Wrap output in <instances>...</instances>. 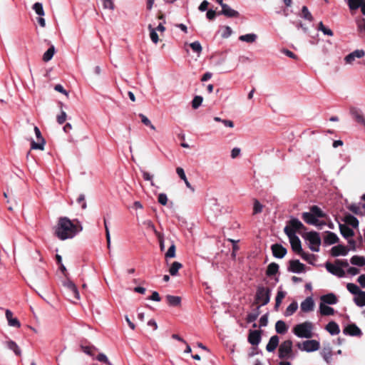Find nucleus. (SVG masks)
I'll return each instance as SVG.
<instances>
[{"label":"nucleus","mask_w":365,"mask_h":365,"mask_svg":"<svg viewBox=\"0 0 365 365\" xmlns=\"http://www.w3.org/2000/svg\"><path fill=\"white\" fill-rule=\"evenodd\" d=\"M182 267V264L178 262H174L170 269L169 272L172 276H175L178 274V270Z\"/></svg>","instance_id":"obj_44"},{"label":"nucleus","mask_w":365,"mask_h":365,"mask_svg":"<svg viewBox=\"0 0 365 365\" xmlns=\"http://www.w3.org/2000/svg\"><path fill=\"white\" fill-rule=\"evenodd\" d=\"M222 11L220 14L227 16V17H237L239 16L238 11L232 9L230 6L227 4H223L222 6Z\"/></svg>","instance_id":"obj_23"},{"label":"nucleus","mask_w":365,"mask_h":365,"mask_svg":"<svg viewBox=\"0 0 365 365\" xmlns=\"http://www.w3.org/2000/svg\"><path fill=\"white\" fill-rule=\"evenodd\" d=\"M339 230L341 235L346 239L352 237L354 234L353 230L346 226V225L340 224Z\"/></svg>","instance_id":"obj_29"},{"label":"nucleus","mask_w":365,"mask_h":365,"mask_svg":"<svg viewBox=\"0 0 365 365\" xmlns=\"http://www.w3.org/2000/svg\"><path fill=\"white\" fill-rule=\"evenodd\" d=\"M350 113L356 122L362 125L365 123V118L361 110L356 108H352L350 110Z\"/></svg>","instance_id":"obj_22"},{"label":"nucleus","mask_w":365,"mask_h":365,"mask_svg":"<svg viewBox=\"0 0 365 365\" xmlns=\"http://www.w3.org/2000/svg\"><path fill=\"white\" fill-rule=\"evenodd\" d=\"M65 285L76 299H80L78 290L74 283L72 282H68L65 284Z\"/></svg>","instance_id":"obj_33"},{"label":"nucleus","mask_w":365,"mask_h":365,"mask_svg":"<svg viewBox=\"0 0 365 365\" xmlns=\"http://www.w3.org/2000/svg\"><path fill=\"white\" fill-rule=\"evenodd\" d=\"M318 29L327 36H332L334 34L333 31L330 29L326 27L322 21L319 24Z\"/></svg>","instance_id":"obj_50"},{"label":"nucleus","mask_w":365,"mask_h":365,"mask_svg":"<svg viewBox=\"0 0 365 365\" xmlns=\"http://www.w3.org/2000/svg\"><path fill=\"white\" fill-rule=\"evenodd\" d=\"M350 262L359 267H363L365 265V257L363 256L354 255L351 259Z\"/></svg>","instance_id":"obj_34"},{"label":"nucleus","mask_w":365,"mask_h":365,"mask_svg":"<svg viewBox=\"0 0 365 365\" xmlns=\"http://www.w3.org/2000/svg\"><path fill=\"white\" fill-rule=\"evenodd\" d=\"M297 348L306 352H313L317 351L320 348V344L315 339L306 340L297 344Z\"/></svg>","instance_id":"obj_7"},{"label":"nucleus","mask_w":365,"mask_h":365,"mask_svg":"<svg viewBox=\"0 0 365 365\" xmlns=\"http://www.w3.org/2000/svg\"><path fill=\"white\" fill-rule=\"evenodd\" d=\"M293 344L289 339L285 340L279 346L278 356L281 359H293L295 354L293 353Z\"/></svg>","instance_id":"obj_4"},{"label":"nucleus","mask_w":365,"mask_h":365,"mask_svg":"<svg viewBox=\"0 0 365 365\" xmlns=\"http://www.w3.org/2000/svg\"><path fill=\"white\" fill-rule=\"evenodd\" d=\"M314 301L312 297H307L301 302L300 309L303 312H309L314 309Z\"/></svg>","instance_id":"obj_15"},{"label":"nucleus","mask_w":365,"mask_h":365,"mask_svg":"<svg viewBox=\"0 0 365 365\" xmlns=\"http://www.w3.org/2000/svg\"><path fill=\"white\" fill-rule=\"evenodd\" d=\"M338 241H339L338 236L332 232H327V235L324 239V244L328 245L335 244V243L338 242Z\"/></svg>","instance_id":"obj_26"},{"label":"nucleus","mask_w":365,"mask_h":365,"mask_svg":"<svg viewBox=\"0 0 365 365\" xmlns=\"http://www.w3.org/2000/svg\"><path fill=\"white\" fill-rule=\"evenodd\" d=\"M272 255L278 259L283 258L287 254V249L280 244H274L271 247Z\"/></svg>","instance_id":"obj_14"},{"label":"nucleus","mask_w":365,"mask_h":365,"mask_svg":"<svg viewBox=\"0 0 365 365\" xmlns=\"http://www.w3.org/2000/svg\"><path fill=\"white\" fill-rule=\"evenodd\" d=\"M148 29L150 31V37L151 41L155 44L158 43L159 41V38L156 29H155V28H153L151 24L148 25Z\"/></svg>","instance_id":"obj_42"},{"label":"nucleus","mask_w":365,"mask_h":365,"mask_svg":"<svg viewBox=\"0 0 365 365\" xmlns=\"http://www.w3.org/2000/svg\"><path fill=\"white\" fill-rule=\"evenodd\" d=\"M321 303H324V304H336L338 302V299L336 296L333 293H329L324 295H322L320 298Z\"/></svg>","instance_id":"obj_20"},{"label":"nucleus","mask_w":365,"mask_h":365,"mask_svg":"<svg viewBox=\"0 0 365 365\" xmlns=\"http://www.w3.org/2000/svg\"><path fill=\"white\" fill-rule=\"evenodd\" d=\"M67 115L63 110L61 111V114L57 116V122L58 124H63L66 120Z\"/></svg>","instance_id":"obj_64"},{"label":"nucleus","mask_w":365,"mask_h":365,"mask_svg":"<svg viewBox=\"0 0 365 365\" xmlns=\"http://www.w3.org/2000/svg\"><path fill=\"white\" fill-rule=\"evenodd\" d=\"M175 255V246L172 245L165 253V257L168 258L174 257Z\"/></svg>","instance_id":"obj_60"},{"label":"nucleus","mask_w":365,"mask_h":365,"mask_svg":"<svg viewBox=\"0 0 365 365\" xmlns=\"http://www.w3.org/2000/svg\"><path fill=\"white\" fill-rule=\"evenodd\" d=\"M82 230L83 227L79 221H72L67 217H61L55 227V235L61 240H66L73 238Z\"/></svg>","instance_id":"obj_1"},{"label":"nucleus","mask_w":365,"mask_h":365,"mask_svg":"<svg viewBox=\"0 0 365 365\" xmlns=\"http://www.w3.org/2000/svg\"><path fill=\"white\" fill-rule=\"evenodd\" d=\"M345 222L352 227L356 228L359 226V220L354 215L349 214L345 216Z\"/></svg>","instance_id":"obj_36"},{"label":"nucleus","mask_w":365,"mask_h":365,"mask_svg":"<svg viewBox=\"0 0 365 365\" xmlns=\"http://www.w3.org/2000/svg\"><path fill=\"white\" fill-rule=\"evenodd\" d=\"M364 0H348V6L351 10H356L361 7Z\"/></svg>","instance_id":"obj_45"},{"label":"nucleus","mask_w":365,"mask_h":365,"mask_svg":"<svg viewBox=\"0 0 365 365\" xmlns=\"http://www.w3.org/2000/svg\"><path fill=\"white\" fill-rule=\"evenodd\" d=\"M331 255L333 257H338V256H346L348 255L349 249L342 245H338L336 246H334L331 250Z\"/></svg>","instance_id":"obj_18"},{"label":"nucleus","mask_w":365,"mask_h":365,"mask_svg":"<svg viewBox=\"0 0 365 365\" xmlns=\"http://www.w3.org/2000/svg\"><path fill=\"white\" fill-rule=\"evenodd\" d=\"M326 269L331 274L338 277H344L345 276V272L343 269L337 266L335 263L332 264L327 262L325 264Z\"/></svg>","instance_id":"obj_10"},{"label":"nucleus","mask_w":365,"mask_h":365,"mask_svg":"<svg viewBox=\"0 0 365 365\" xmlns=\"http://www.w3.org/2000/svg\"><path fill=\"white\" fill-rule=\"evenodd\" d=\"M354 301L360 307L365 306V292L361 291L358 297H354Z\"/></svg>","instance_id":"obj_43"},{"label":"nucleus","mask_w":365,"mask_h":365,"mask_svg":"<svg viewBox=\"0 0 365 365\" xmlns=\"http://www.w3.org/2000/svg\"><path fill=\"white\" fill-rule=\"evenodd\" d=\"M319 312L322 316H330L334 314V309L324 303H320Z\"/></svg>","instance_id":"obj_28"},{"label":"nucleus","mask_w":365,"mask_h":365,"mask_svg":"<svg viewBox=\"0 0 365 365\" xmlns=\"http://www.w3.org/2000/svg\"><path fill=\"white\" fill-rule=\"evenodd\" d=\"M310 212L315 216V217L322 218L326 216V214L322 210L320 207L317 205H313L310 207Z\"/></svg>","instance_id":"obj_38"},{"label":"nucleus","mask_w":365,"mask_h":365,"mask_svg":"<svg viewBox=\"0 0 365 365\" xmlns=\"http://www.w3.org/2000/svg\"><path fill=\"white\" fill-rule=\"evenodd\" d=\"M304 264L301 263L298 259L291 260L289 262V271L299 274L304 271Z\"/></svg>","instance_id":"obj_16"},{"label":"nucleus","mask_w":365,"mask_h":365,"mask_svg":"<svg viewBox=\"0 0 365 365\" xmlns=\"http://www.w3.org/2000/svg\"><path fill=\"white\" fill-rule=\"evenodd\" d=\"M304 240L308 242L309 248L313 252H319L321 245V237L318 232L311 231L303 235Z\"/></svg>","instance_id":"obj_5"},{"label":"nucleus","mask_w":365,"mask_h":365,"mask_svg":"<svg viewBox=\"0 0 365 365\" xmlns=\"http://www.w3.org/2000/svg\"><path fill=\"white\" fill-rule=\"evenodd\" d=\"M96 359L100 361V362H103L107 365H112V364L110 363V361L108 360V357L106 356V354H104L103 353H100L97 357H96Z\"/></svg>","instance_id":"obj_55"},{"label":"nucleus","mask_w":365,"mask_h":365,"mask_svg":"<svg viewBox=\"0 0 365 365\" xmlns=\"http://www.w3.org/2000/svg\"><path fill=\"white\" fill-rule=\"evenodd\" d=\"M298 304L297 302H292L286 309L284 315L286 317H289L292 315L297 309Z\"/></svg>","instance_id":"obj_39"},{"label":"nucleus","mask_w":365,"mask_h":365,"mask_svg":"<svg viewBox=\"0 0 365 365\" xmlns=\"http://www.w3.org/2000/svg\"><path fill=\"white\" fill-rule=\"evenodd\" d=\"M141 173H142L143 179L147 181H150V185L152 186H154L155 184L153 181V175H151L149 173H148L145 170H141Z\"/></svg>","instance_id":"obj_58"},{"label":"nucleus","mask_w":365,"mask_h":365,"mask_svg":"<svg viewBox=\"0 0 365 365\" xmlns=\"http://www.w3.org/2000/svg\"><path fill=\"white\" fill-rule=\"evenodd\" d=\"M349 210L356 215H362L361 207L356 204H351L348 207Z\"/></svg>","instance_id":"obj_56"},{"label":"nucleus","mask_w":365,"mask_h":365,"mask_svg":"<svg viewBox=\"0 0 365 365\" xmlns=\"http://www.w3.org/2000/svg\"><path fill=\"white\" fill-rule=\"evenodd\" d=\"M288 238L292 247V250L300 255L303 252L302 244L299 238L297 236V235L294 234H288Z\"/></svg>","instance_id":"obj_9"},{"label":"nucleus","mask_w":365,"mask_h":365,"mask_svg":"<svg viewBox=\"0 0 365 365\" xmlns=\"http://www.w3.org/2000/svg\"><path fill=\"white\" fill-rule=\"evenodd\" d=\"M263 205L257 200H254L253 215H257L262 212Z\"/></svg>","instance_id":"obj_51"},{"label":"nucleus","mask_w":365,"mask_h":365,"mask_svg":"<svg viewBox=\"0 0 365 365\" xmlns=\"http://www.w3.org/2000/svg\"><path fill=\"white\" fill-rule=\"evenodd\" d=\"M55 53V47L54 46H51L49 48L43 53V60L45 62L49 61L53 56Z\"/></svg>","instance_id":"obj_41"},{"label":"nucleus","mask_w":365,"mask_h":365,"mask_svg":"<svg viewBox=\"0 0 365 365\" xmlns=\"http://www.w3.org/2000/svg\"><path fill=\"white\" fill-rule=\"evenodd\" d=\"M325 329L331 335H336L340 332L339 325L333 321L329 322Z\"/></svg>","instance_id":"obj_25"},{"label":"nucleus","mask_w":365,"mask_h":365,"mask_svg":"<svg viewBox=\"0 0 365 365\" xmlns=\"http://www.w3.org/2000/svg\"><path fill=\"white\" fill-rule=\"evenodd\" d=\"M346 288L349 292L355 295H359L361 292L360 288L354 283H348Z\"/></svg>","instance_id":"obj_46"},{"label":"nucleus","mask_w":365,"mask_h":365,"mask_svg":"<svg viewBox=\"0 0 365 365\" xmlns=\"http://www.w3.org/2000/svg\"><path fill=\"white\" fill-rule=\"evenodd\" d=\"M334 262L337 266H339L341 269H342V267H349V262H348L347 259H336Z\"/></svg>","instance_id":"obj_63"},{"label":"nucleus","mask_w":365,"mask_h":365,"mask_svg":"<svg viewBox=\"0 0 365 365\" xmlns=\"http://www.w3.org/2000/svg\"><path fill=\"white\" fill-rule=\"evenodd\" d=\"M103 6L105 9L113 10L115 8L113 0H103Z\"/></svg>","instance_id":"obj_61"},{"label":"nucleus","mask_w":365,"mask_h":365,"mask_svg":"<svg viewBox=\"0 0 365 365\" xmlns=\"http://www.w3.org/2000/svg\"><path fill=\"white\" fill-rule=\"evenodd\" d=\"M343 334L351 336H361L362 335L361 330L355 324L347 325L343 329Z\"/></svg>","instance_id":"obj_13"},{"label":"nucleus","mask_w":365,"mask_h":365,"mask_svg":"<svg viewBox=\"0 0 365 365\" xmlns=\"http://www.w3.org/2000/svg\"><path fill=\"white\" fill-rule=\"evenodd\" d=\"M320 354L327 364L331 363L332 359V349L329 344H324Z\"/></svg>","instance_id":"obj_17"},{"label":"nucleus","mask_w":365,"mask_h":365,"mask_svg":"<svg viewBox=\"0 0 365 365\" xmlns=\"http://www.w3.org/2000/svg\"><path fill=\"white\" fill-rule=\"evenodd\" d=\"M158 201L162 205H165L168 202V197L165 193H160L158 197Z\"/></svg>","instance_id":"obj_59"},{"label":"nucleus","mask_w":365,"mask_h":365,"mask_svg":"<svg viewBox=\"0 0 365 365\" xmlns=\"http://www.w3.org/2000/svg\"><path fill=\"white\" fill-rule=\"evenodd\" d=\"M301 230H305L306 227L299 219L292 217L288 225L284 228V232L288 236L289 233L296 235V232Z\"/></svg>","instance_id":"obj_6"},{"label":"nucleus","mask_w":365,"mask_h":365,"mask_svg":"<svg viewBox=\"0 0 365 365\" xmlns=\"http://www.w3.org/2000/svg\"><path fill=\"white\" fill-rule=\"evenodd\" d=\"M166 299L168 304L171 307H178L181 302V298L178 296L167 295Z\"/></svg>","instance_id":"obj_31"},{"label":"nucleus","mask_w":365,"mask_h":365,"mask_svg":"<svg viewBox=\"0 0 365 365\" xmlns=\"http://www.w3.org/2000/svg\"><path fill=\"white\" fill-rule=\"evenodd\" d=\"M33 9L39 16H44V11L43 4L40 2H36L33 5Z\"/></svg>","instance_id":"obj_47"},{"label":"nucleus","mask_w":365,"mask_h":365,"mask_svg":"<svg viewBox=\"0 0 365 365\" xmlns=\"http://www.w3.org/2000/svg\"><path fill=\"white\" fill-rule=\"evenodd\" d=\"M279 270V265L275 262H272L267 266L266 274L268 277L276 274Z\"/></svg>","instance_id":"obj_35"},{"label":"nucleus","mask_w":365,"mask_h":365,"mask_svg":"<svg viewBox=\"0 0 365 365\" xmlns=\"http://www.w3.org/2000/svg\"><path fill=\"white\" fill-rule=\"evenodd\" d=\"M259 307L257 306L256 309L251 313H249L247 316V322L251 323L255 322V320L257 319V317L259 315Z\"/></svg>","instance_id":"obj_37"},{"label":"nucleus","mask_w":365,"mask_h":365,"mask_svg":"<svg viewBox=\"0 0 365 365\" xmlns=\"http://www.w3.org/2000/svg\"><path fill=\"white\" fill-rule=\"evenodd\" d=\"M232 34V30L229 26H224V31L222 33V37L224 38H229Z\"/></svg>","instance_id":"obj_57"},{"label":"nucleus","mask_w":365,"mask_h":365,"mask_svg":"<svg viewBox=\"0 0 365 365\" xmlns=\"http://www.w3.org/2000/svg\"><path fill=\"white\" fill-rule=\"evenodd\" d=\"M5 346L10 350L13 351L16 356H20L21 351L17 344L13 340H8L4 342Z\"/></svg>","instance_id":"obj_27"},{"label":"nucleus","mask_w":365,"mask_h":365,"mask_svg":"<svg viewBox=\"0 0 365 365\" xmlns=\"http://www.w3.org/2000/svg\"><path fill=\"white\" fill-rule=\"evenodd\" d=\"M299 255L304 260L307 261L309 263H312V261L314 259V255L313 254L307 253L304 252V251L302 253H300Z\"/></svg>","instance_id":"obj_54"},{"label":"nucleus","mask_w":365,"mask_h":365,"mask_svg":"<svg viewBox=\"0 0 365 365\" xmlns=\"http://www.w3.org/2000/svg\"><path fill=\"white\" fill-rule=\"evenodd\" d=\"M203 101V98L201 96H195L192 101V107L194 109L198 108Z\"/></svg>","instance_id":"obj_49"},{"label":"nucleus","mask_w":365,"mask_h":365,"mask_svg":"<svg viewBox=\"0 0 365 365\" xmlns=\"http://www.w3.org/2000/svg\"><path fill=\"white\" fill-rule=\"evenodd\" d=\"M279 338L277 335L270 337L268 344L266 346V350L268 352H273L279 346Z\"/></svg>","instance_id":"obj_24"},{"label":"nucleus","mask_w":365,"mask_h":365,"mask_svg":"<svg viewBox=\"0 0 365 365\" xmlns=\"http://www.w3.org/2000/svg\"><path fill=\"white\" fill-rule=\"evenodd\" d=\"M275 329L277 334H284L288 330V327L282 320H279L275 324Z\"/></svg>","instance_id":"obj_30"},{"label":"nucleus","mask_w":365,"mask_h":365,"mask_svg":"<svg viewBox=\"0 0 365 365\" xmlns=\"http://www.w3.org/2000/svg\"><path fill=\"white\" fill-rule=\"evenodd\" d=\"M6 318L8 322V324L12 327L19 328L21 323L17 318L13 317V313L11 310L6 309L5 312Z\"/></svg>","instance_id":"obj_19"},{"label":"nucleus","mask_w":365,"mask_h":365,"mask_svg":"<svg viewBox=\"0 0 365 365\" xmlns=\"http://www.w3.org/2000/svg\"><path fill=\"white\" fill-rule=\"evenodd\" d=\"M190 46L194 52H196L197 53H201L202 49L200 43L197 41L191 43L190 44Z\"/></svg>","instance_id":"obj_53"},{"label":"nucleus","mask_w":365,"mask_h":365,"mask_svg":"<svg viewBox=\"0 0 365 365\" xmlns=\"http://www.w3.org/2000/svg\"><path fill=\"white\" fill-rule=\"evenodd\" d=\"M286 293L283 291H278L275 298L274 310L277 311Z\"/></svg>","instance_id":"obj_40"},{"label":"nucleus","mask_w":365,"mask_h":365,"mask_svg":"<svg viewBox=\"0 0 365 365\" xmlns=\"http://www.w3.org/2000/svg\"><path fill=\"white\" fill-rule=\"evenodd\" d=\"M77 202L81 204L82 209H86L87 207V204L85 200V195L83 194H81L77 198Z\"/></svg>","instance_id":"obj_62"},{"label":"nucleus","mask_w":365,"mask_h":365,"mask_svg":"<svg viewBox=\"0 0 365 365\" xmlns=\"http://www.w3.org/2000/svg\"><path fill=\"white\" fill-rule=\"evenodd\" d=\"M303 220L308 225H318V219L311 212H304L302 215Z\"/></svg>","instance_id":"obj_21"},{"label":"nucleus","mask_w":365,"mask_h":365,"mask_svg":"<svg viewBox=\"0 0 365 365\" xmlns=\"http://www.w3.org/2000/svg\"><path fill=\"white\" fill-rule=\"evenodd\" d=\"M34 132L38 140V143H36L34 140L31 141V148L34 150H43L44 149V145L46 141L44 138L41 135V133L39 128L37 126L34 127Z\"/></svg>","instance_id":"obj_8"},{"label":"nucleus","mask_w":365,"mask_h":365,"mask_svg":"<svg viewBox=\"0 0 365 365\" xmlns=\"http://www.w3.org/2000/svg\"><path fill=\"white\" fill-rule=\"evenodd\" d=\"M257 38V36L255 34L251 33L245 35L240 36L239 40L247 43H254Z\"/></svg>","instance_id":"obj_32"},{"label":"nucleus","mask_w":365,"mask_h":365,"mask_svg":"<svg viewBox=\"0 0 365 365\" xmlns=\"http://www.w3.org/2000/svg\"><path fill=\"white\" fill-rule=\"evenodd\" d=\"M364 55L365 52L363 49H356L346 56L344 58V61L347 64H351L356 58H361L364 57Z\"/></svg>","instance_id":"obj_12"},{"label":"nucleus","mask_w":365,"mask_h":365,"mask_svg":"<svg viewBox=\"0 0 365 365\" xmlns=\"http://www.w3.org/2000/svg\"><path fill=\"white\" fill-rule=\"evenodd\" d=\"M139 117L140 118L141 121L144 125L150 127L153 130L155 129V127L151 123L150 120L145 115L140 113Z\"/></svg>","instance_id":"obj_52"},{"label":"nucleus","mask_w":365,"mask_h":365,"mask_svg":"<svg viewBox=\"0 0 365 365\" xmlns=\"http://www.w3.org/2000/svg\"><path fill=\"white\" fill-rule=\"evenodd\" d=\"M302 16L309 21L313 20V16L306 6H303L302 8Z\"/></svg>","instance_id":"obj_48"},{"label":"nucleus","mask_w":365,"mask_h":365,"mask_svg":"<svg viewBox=\"0 0 365 365\" xmlns=\"http://www.w3.org/2000/svg\"><path fill=\"white\" fill-rule=\"evenodd\" d=\"M313 324L307 321L295 325L292 329L294 334L298 338L310 339L312 337Z\"/></svg>","instance_id":"obj_3"},{"label":"nucleus","mask_w":365,"mask_h":365,"mask_svg":"<svg viewBox=\"0 0 365 365\" xmlns=\"http://www.w3.org/2000/svg\"><path fill=\"white\" fill-rule=\"evenodd\" d=\"M272 289L268 287L259 284L257 287L254 303L257 304L258 307L267 304L271 298Z\"/></svg>","instance_id":"obj_2"},{"label":"nucleus","mask_w":365,"mask_h":365,"mask_svg":"<svg viewBox=\"0 0 365 365\" xmlns=\"http://www.w3.org/2000/svg\"><path fill=\"white\" fill-rule=\"evenodd\" d=\"M261 332L260 330H250L247 338L249 343L257 346L262 339Z\"/></svg>","instance_id":"obj_11"}]
</instances>
